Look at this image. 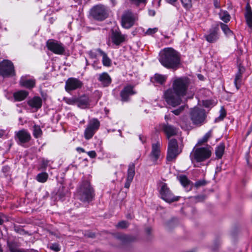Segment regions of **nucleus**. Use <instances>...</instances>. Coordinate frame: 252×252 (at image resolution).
Masks as SVG:
<instances>
[{
    "instance_id": "f03ea898",
    "label": "nucleus",
    "mask_w": 252,
    "mask_h": 252,
    "mask_svg": "<svg viewBox=\"0 0 252 252\" xmlns=\"http://www.w3.org/2000/svg\"><path fill=\"white\" fill-rule=\"evenodd\" d=\"M159 61L167 68L177 69L180 64V56L173 48H165L160 53Z\"/></svg>"
},
{
    "instance_id": "a878e982",
    "label": "nucleus",
    "mask_w": 252,
    "mask_h": 252,
    "mask_svg": "<svg viewBox=\"0 0 252 252\" xmlns=\"http://www.w3.org/2000/svg\"><path fill=\"white\" fill-rule=\"evenodd\" d=\"M28 94V92L22 90L15 93L13 94V96L16 100L21 101L25 99Z\"/></svg>"
},
{
    "instance_id": "473e14b6",
    "label": "nucleus",
    "mask_w": 252,
    "mask_h": 252,
    "mask_svg": "<svg viewBox=\"0 0 252 252\" xmlns=\"http://www.w3.org/2000/svg\"><path fill=\"white\" fill-rule=\"evenodd\" d=\"M179 180L181 184L185 188L189 186L190 183V181L188 179L185 175H181L179 177Z\"/></svg>"
},
{
    "instance_id": "4468645a",
    "label": "nucleus",
    "mask_w": 252,
    "mask_h": 252,
    "mask_svg": "<svg viewBox=\"0 0 252 252\" xmlns=\"http://www.w3.org/2000/svg\"><path fill=\"white\" fill-rule=\"evenodd\" d=\"M82 83L77 79L70 78L66 81L65 88L67 92L76 90L82 87Z\"/></svg>"
},
{
    "instance_id": "052dcab7",
    "label": "nucleus",
    "mask_w": 252,
    "mask_h": 252,
    "mask_svg": "<svg viewBox=\"0 0 252 252\" xmlns=\"http://www.w3.org/2000/svg\"><path fill=\"white\" fill-rule=\"evenodd\" d=\"M57 194L59 196L61 199L65 195L64 193H60V191H59Z\"/></svg>"
},
{
    "instance_id": "603ef678",
    "label": "nucleus",
    "mask_w": 252,
    "mask_h": 252,
    "mask_svg": "<svg viewBox=\"0 0 252 252\" xmlns=\"http://www.w3.org/2000/svg\"><path fill=\"white\" fill-rule=\"evenodd\" d=\"M132 181L126 180L125 184V188L128 189Z\"/></svg>"
},
{
    "instance_id": "9b49d317",
    "label": "nucleus",
    "mask_w": 252,
    "mask_h": 252,
    "mask_svg": "<svg viewBox=\"0 0 252 252\" xmlns=\"http://www.w3.org/2000/svg\"><path fill=\"white\" fill-rule=\"evenodd\" d=\"M47 47L48 50L57 54H63L64 52V48L62 43L49 40L47 41Z\"/></svg>"
},
{
    "instance_id": "6e6d98bb",
    "label": "nucleus",
    "mask_w": 252,
    "mask_h": 252,
    "mask_svg": "<svg viewBox=\"0 0 252 252\" xmlns=\"http://www.w3.org/2000/svg\"><path fill=\"white\" fill-rule=\"evenodd\" d=\"M88 237L90 238H94L95 236V234L94 233H90L87 234Z\"/></svg>"
},
{
    "instance_id": "4be33fe9",
    "label": "nucleus",
    "mask_w": 252,
    "mask_h": 252,
    "mask_svg": "<svg viewBox=\"0 0 252 252\" xmlns=\"http://www.w3.org/2000/svg\"><path fill=\"white\" fill-rule=\"evenodd\" d=\"M42 99L38 96L34 97L32 99L28 101V104L32 108L37 109L40 108L42 106Z\"/></svg>"
},
{
    "instance_id": "e433bc0d",
    "label": "nucleus",
    "mask_w": 252,
    "mask_h": 252,
    "mask_svg": "<svg viewBox=\"0 0 252 252\" xmlns=\"http://www.w3.org/2000/svg\"><path fill=\"white\" fill-rule=\"evenodd\" d=\"M48 178V174L46 173H42L38 174L37 176V180L38 181L44 183L46 181Z\"/></svg>"
},
{
    "instance_id": "0e129e2a",
    "label": "nucleus",
    "mask_w": 252,
    "mask_h": 252,
    "mask_svg": "<svg viewBox=\"0 0 252 252\" xmlns=\"http://www.w3.org/2000/svg\"><path fill=\"white\" fill-rule=\"evenodd\" d=\"M197 76L200 80H203L204 76L202 75L199 74H198Z\"/></svg>"
},
{
    "instance_id": "2f4dec72",
    "label": "nucleus",
    "mask_w": 252,
    "mask_h": 252,
    "mask_svg": "<svg viewBox=\"0 0 252 252\" xmlns=\"http://www.w3.org/2000/svg\"><path fill=\"white\" fill-rule=\"evenodd\" d=\"M178 223V220L177 219L173 218L170 220L167 221L166 223V227L169 229L171 230L174 227H175Z\"/></svg>"
},
{
    "instance_id": "c756f323",
    "label": "nucleus",
    "mask_w": 252,
    "mask_h": 252,
    "mask_svg": "<svg viewBox=\"0 0 252 252\" xmlns=\"http://www.w3.org/2000/svg\"><path fill=\"white\" fill-rule=\"evenodd\" d=\"M220 19L225 23H227L230 21V16L227 11L220 10L219 13Z\"/></svg>"
},
{
    "instance_id": "c85d7f7f",
    "label": "nucleus",
    "mask_w": 252,
    "mask_h": 252,
    "mask_svg": "<svg viewBox=\"0 0 252 252\" xmlns=\"http://www.w3.org/2000/svg\"><path fill=\"white\" fill-rule=\"evenodd\" d=\"M135 174V165L131 163L128 166L126 180L132 181Z\"/></svg>"
},
{
    "instance_id": "aec40b11",
    "label": "nucleus",
    "mask_w": 252,
    "mask_h": 252,
    "mask_svg": "<svg viewBox=\"0 0 252 252\" xmlns=\"http://www.w3.org/2000/svg\"><path fill=\"white\" fill-rule=\"evenodd\" d=\"M160 144L157 142L156 144H153L152 145V150L150 154V157L154 161H156L159 158L160 154L159 149Z\"/></svg>"
},
{
    "instance_id": "1a4fd4ad",
    "label": "nucleus",
    "mask_w": 252,
    "mask_h": 252,
    "mask_svg": "<svg viewBox=\"0 0 252 252\" xmlns=\"http://www.w3.org/2000/svg\"><path fill=\"white\" fill-rule=\"evenodd\" d=\"M91 15L97 20L102 21L108 17V13L105 7L102 5L94 6L91 10Z\"/></svg>"
},
{
    "instance_id": "69168bd1",
    "label": "nucleus",
    "mask_w": 252,
    "mask_h": 252,
    "mask_svg": "<svg viewBox=\"0 0 252 252\" xmlns=\"http://www.w3.org/2000/svg\"><path fill=\"white\" fill-rule=\"evenodd\" d=\"M4 131L2 130H0V138L4 134Z\"/></svg>"
},
{
    "instance_id": "f3484780",
    "label": "nucleus",
    "mask_w": 252,
    "mask_h": 252,
    "mask_svg": "<svg viewBox=\"0 0 252 252\" xmlns=\"http://www.w3.org/2000/svg\"><path fill=\"white\" fill-rule=\"evenodd\" d=\"M16 136L21 144L28 142L31 138L30 134L25 129L18 131L16 134Z\"/></svg>"
},
{
    "instance_id": "9d476101",
    "label": "nucleus",
    "mask_w": 252,
    "mask_h": 252,
    "mask_svg": "<svg viewBox=\"0 0 252 252\" xmlns=\"http://www.w3.org/2000/svg\"><path fill=\"white\" fill-rule=\"evenodd\" d=\"M100 123L96 119H93L89 121L84 132L85 137L86 139H91L94 134L96 131L99 128Z\"/></svg>"
},
{
    "instance_id": "f704fd0d",
    "label": "nucleus",
    "mask_w": 252,
    "mask_h": 252,
    "mask_svg": "<svg viewBox=\"0 0 252 252\" xmlns=\"http://www.w3.org/2000/svg\"><path fill=\"white\" fill-rule=\"evenodd\" d=\"M154 79L157 83L162 84L165 81L166 77L161 74H156L154 76Z\"/></svg>"
},
{
    "instance_id": "ddd939ff",
    "label": "nucleus",
    "mask_w": 252,
    "mask_h": 252,
    "mask_svg": "<svg viewBox=\"0 0 252 252\" xmlns=\"http://www.w3.org/2000/svg\"><path fill=\"white\" fill-rule=\"evenodd\" d=\"M160 127L168 139L171 137L176 135L178 133L177 128L173 126L169 125L168 123L160 125Z\"/></svg>"
},
{
    "instance_id": "72a5a7b5",
    "label": "nucleus",
    "mask_w": 252,
    "mask_h": 252,
    "mask_svg": "<svg viewBox=\"0 0 252 252\" xmlns=\"http://www.w3.org/2000/svg\"><path fill=\"white\" fill-rule=\"evenodd\" d=\"M220 26L221 30L226 35L231 36L233 34L232 32L230 30L227 25L220 23Z\"/></svg>"
},
{
    "instance_id": "39448f33",
    "label": "nucleus",
    "mask_w": 252,
    "mask_h": 252,
    "mask_svg": "<svg viewBox=\"0 0 252 252\" xmlns=\"http://www.w3.org/2000/svg\"><path fill=\"white\" fill-rule=\"evenodd\" d=\"M211 155V151L208 147L194 148L190 155L192 161L193 160L197 162H201L209 158Z\"/></svg>"
},
{
    "instance_id": "e2e57ef3",
    "label": "nucleus",
    "mask_w": 252,
    "mask_h": 252,
    "mask_svg": "<svg viewBox=\"0 0 252 252\" xmlns=\"http://www.w3.org/2000/svg\"><path fill=\"white\" fill-rule=\"evenodd\" d=\"M168 3L171 4H173V3L175 2L177 0H166Z\"/></svg>"
},
{
    "instance_id": "20e7f679",
    "label": "nucleus",
    "mask_w": 252,
    "mask_h": 252,
    "mask_svg": "<svg viewBox=\"0 0 252 252\" xmlns=\"http://www.w3.org/2000/svg\"><path fill=\"white\" fill-rule=\"evenodd\" d=\"M206 114L204 109L194 107L190 111V119L194 125L201 126L205 121Z\"/></svg>"
},
{
    "instance_id": "2eb2a0df",
    "label": "nucleus",
    "mask_w": 252,
    "mask_h": 252,
    "mask_svg": "<svg viewBox=\"0 0 252 252\" xmlns=\"http://www.w3.org/2000/svg\"><path fill=\"white\" fill-rule=\"evenodd\" d=\"M136 93L133 91V86L127 85L126 86L121 92L120 96L122 101H128L129 96L135 94Z\"/></svg>"
},
{
    "instance_id": "393cba45",
    "label": "nucleus",
    "mask_w": 252,
    "mask_h": 252,
    "mask_svg": "<svg viewBox=\"0 0 252 252\" xmlns=\"http://www.w3.org/2000/svg\"><path fill=\"white\" fill-rule=\"evenodd\" d=\"M98 79L104 86H108L111 82V79L107 73L100 74Z\"/></svg>"
},
{
    "instance_id": "bb28decb",
    "label": "nucleus",
    "mask_w": 252,
    "mask_h": 252,
    "mask_svg": "<svg viewBox=\"0 0 252 252\" xmlns=\"http://www.w3.org/2000/svg\"><path fill=\"white\" fill-rule=\"evenodd\" d=\"M20 84L27 88L31 89L34 86L35 81L32 79L26 80L24 78H21L20 81Z\"/></svg>"
},
{
    "instance_id": "b1692460",
    "label": "nucleus",
    "mask_w": 252,
    "mask_h": 252,
    "mask_svg": "<svg viewBox=\"0 0 252 252\" xmlns=\"http://www.w3.org/2000/svg\"><path fill=\"white\" fill-rule=\"evenodd\" d=\"M118 238L123 245H126L136 241V237L130 235H122Z\"/></svg>"
},
{
    "instance_id": "6e6552de",
    "label": "nucleus",
    "mask_w": 252,
    "mask_h": 252,
    "mask_svg": "<svg viewBox=\"0 0 252 252\" xmlns=\"http://www.w3.org/2000/svg\"><path fill=\"white\" fill-rule=\"evenodd\" d=\"M159 193L161 198L168 203L177 201L179 198V196H174L165 183H162Z\"/></svg>"
},
{
    "instance_id": "0eeeda50",
    "label": "nucleus",
    "mask_w": 252,
    "mask_h": 252,
    "mask_svg": "<svg viewBox=\"0 0 252 252\" xmlns=\"http://www.w3.org/2000/svg\"><path fill=\"white\" fill-rule=\"evenodd\" d=\"M0 74L3 77L15 75L14 67L11 62L5 60L0 63Z\"/></svg>"
},
{
    "instance_id": "6ab92c4d",
    "label": "nucleus",
    "mask_w": 252,
    "mask_h": 252,
    "mask_svg": "<svg viewBox=\"0 0 252 252\" xmlns=\"http://www.w3.org/2000/svg\"><path fill=\"white\" fill-rule=\"evenodd\" d=\"M245 68L240 64L238 65V70L235 75L234 79V84L237 90L240 89L241 83L242 82V74L244 73Z\"/></svg>"
},
{
    "instance_id": "338daca9",
    "label": "nucleus",
    "mask_w": 252,
    "mask_h": 252,
    "mask_svg": "<svg viewBox=\"0 0 252 252\" xmlns=\"http://www.w3.org/2000/svg\"><path fill=\"white\" fill-rule=\"evenodd\" d=\"M3 223V220L1 219V217L0 216V225L2 224Z\"/></svg>"
},
{
    "instance_id": "5701e85b",
    "label": "nucleus",
    "mask_w": 252,
    "mask_h": 252,
    "mask_svg": "<svg viewBox=\"0 0 252 252\" xmlns=\"http://www.w3.org/2000/svg\"><path fill=\"white\" fill-rule=\"evenodd\" d=\"M245 18L248 26L252 27V10L249 3L247 4L246 13L245 14Z\"/></svg>"
},
{
    "instance_id": "f8f14e48",
    "label": "nucleus",
    "mask_w": 252,
    "mask_h": 252,
    "mask_svg": "<svg viewBox=\"0 0 252 252\" xmlns=\"http://www.w3.org/2000/svg\"><path fill=\"white\" fill-rule=\"evenodd\" d=\"M134 24V17L131 11H126L122 17V25L126 29H129Z\"/></svg>"
},
{
    "instance_id": "79ce46f5",
    "label": "nucleus",
    "mask_w": 252,
    "mask_h": 252,
    "mask_svg": "<svg viewBox=\"0 0 252 252\" xmlns=\"http://www.w3.org/2000/svg\"><path fill=\"white\" fill-rule=\"evenodd\" d=\"M185 106H181L178 109L172 111V112L176 115H179L184 110Z\"/></svg>"
},
{
    "instance_id": "bf43d9fd",
    "label": "nucleus",
    "mask_w": 252,
    "mask_h": 252,
    "mask_svg": "<svg viewBox=\"0 0 252 252\" xmlns=\"http://www.w3.org/2000/svg\"><path fill=\"white\" fill-rule=\"evenodd\" d=\"M206 142L202 138L198 141L197 144L199 145H201L203 143Z\"/></svg>"
},
{
    "instance_id": "09e8293b",
    "label": "nucleus",
    "mask_w": 252,
    "mask_h": 252,
    "mask_svg": "<svg viewBox=\"0 0 252 252\" xmlns=\"http://www.w3.org/2000/svg\"><path fill=\"white\" fill-rule=\"evenodd\" d=\"M88 53L90 58H91L92 59H94L96 58V53L93 52V51H90Z\"/></svg>"
},
{
    "instance_id": "864d4df0",
    "label": "nucleus",
    "mask_w": 252,
    "mask_h": 252,
    "mask_svg": "<svg viewBox=\"0 0 252 252\" xmlns=\"http://www.w3.org/2000/svg\"><path fill=\"white\" fill-rule=\"evenodd\" d=\"M194 198L197 201H202L204 199V197L203 196H196L194 197Z\"/></svg>"
},
{
    "instance_id": "cd10ccee",
    "label": "nucleus",
    "mask_w": 252,
    "mask_h": 252,
    "mask_svg": "<svg viewBox=\"0 0 252 252\" xmlns=\"http://www.w3.org/2000/svg\"><path fill=\"white\" fill-rule=\"evenodd\" d=\"M97 51L102 56V62L104 66H109L111 64V60L108 57L107 54L100 49H97Z\"/></svg>"
},
{
    "instance_id": "37998d69",
    "label": "nucleus",
    "mask_w": 252,
    "mask_h": 252,
    "mask_svg": "<svg viewBox=\"0 0 252 252\" xmlns=\"http://www.w3.org/2000/svg\"><path fill=\"white\" fill-rule=\"evenodd\" d=\"M50 249L55 252H59L60 251L59 245L57 243H54L50 247Z\"/></svg>"
},
{
    "instance_id": "7c9ffc66",
    "label": "nucleus",
    "mask_w": 252,
    "mask_h": 252,
    "mask_svg": "<svg viewBox=\"0 0 252 252\" xmlns=\"http://www.w3.org/2000/svg\"><path fill=\"white\" fill-rule=\"evenodd\" d=\"M224 147H225L223 143L220 144V145H219L217 147V148L216 149L215 153H216V156L219 158H221V157L223 154V153H224Z\"/></svg>"
},
{
    "instance_id": "3c124183",
    "label": "nucleus",
    "mask_w": 252,
    "mask_h": 252,
    "mask_svg": "<svg viewBox=\"0 0 252 252\" xmlns=\"http://www.w3.org/2000/svg\"><path fill=\"white\" fill-rule=\"evenodd\" d=\"M212 136V130H210L209 132H208L204 136V137L208 140Z\"/></svg>"
},
{
    "instance_id": "774afa93",
    "label": "nucleus",
    "mask_w": 252,
    "mask_h": 252,
    "mask_svg": "<svg viewBox=\"0 0 252 252\" xmlns=\"http://www.w3.org/2000/svg\"><path fill=\"white\" fill-rule=\"evenodd\" d=\"M252 130H251L250 129L248 130V131L247 132V136L249 135L251 132L252 131Z\"/></svg>"
},
{
    "instance_id": "412c9836",
    "label": "nucleus",
    "mask_w": 252,
    "mask_h": 252,
    "mask_svg": "<svg viewBox=\"0 0 252 252\" xmlns=\"http://www.w3.org/2000/svg\"><path fill=\"white\" fill-rule=\"evenodd\" d=\"M76 101L78 106L81 108H87L89 105V97L85 95L78 98Z\"/></svg>"
},
{
    "instance_id": "a211bd4d",
    "label": "nucleus",
    "mask_w": 252,
    "mask_h": 252,
    "mask_svg": "<svg viewBox=\"0 0 252 252\" xmlns=\"http://www.w3.org/2000/svg\"><path fill=\"white\" fill-rule=\"evenodd\" d=\"M111 39L112 42L116 45H120L125 40V35H123L121 33L118 31H112Z\"/></svg>"
},
{
    "instance_id": "de8ad7c7",
    "label": "nucleus",
    "mask_w": 252,
    "mask_h": 252,
    "mask_svg": "<svg viewBox=\"0 0 252 252\" xmlns=\"http://www.w3.org/2000/svg\"><path fill=\"white\" fill-rule=\"evenodd\" d=\"M88 155L91 158H95L96 156V154L94 151H91L87 153Z\"/></svg>"
},
{
    "instance_id": "58836bf2",
    "label": "nucleus",
    "mask_w": 252,
    "mask_h": 252,
    "mask_svg": "<svg viewBox=\"0 0 252 252\" xmlns=\"http://www.w3.org/2000/svg\"><path fill=\"white\" fill-rule=\"evenodd\" d=\"M8 246L10 252H22L21 251L17 248L14 243L9 244Z\"/></svg>"
},
{
    "instance_id": "680f3d73",
    "label": "nucleus",
    "mask_w": 252,
    "mask_h": 252,
    "mask_svg": "<svg viewBox=\"0 0 252 252\" xmlns=\"http://www.w3.org/2000/svg\"><path fill=\"white\" fill-rule=\"evenodd\" d=\"M76 150H77V151H81V152H82L83 153L85 152V150L84 149L82 148H80V147H78Z\"/></svg>"
},
{
    "instance_id": "5fc2aeb1",
    "label": "nucleus",
    "mask_w": 252,
    "mask_h": 252,
    "mask_svg": "<svg viewBox=\"0 0 252 252\" xmlns=\"http://www.w3.org/2000/svg\"><path fill=\"white\" fill-rule=\"evenodd\" d=\"M145 231L148 235H150L152 232V228L150 227H148L146 228Z\"/></svg>"
},
{
    "instance_id": "c9c22d12",
    "label": "nucleus",
    "mask_w": 252,
    "mask_h": 252,
    "mask_svg": "<svg viewBox=\"0 0 252 252\" xmlns=\"http://www.w3.org/2000/svg\"><path fill=\"white\" fill-rule=\"evenodd\" d=\"M42 130L39 126L34 125L33 126V135L35 137L38 138L41 136Z\"/></svg>"
},
{
    "instance_id": "dca6fc26",
    "label": "nucleus",
    "mask_w": 252,
    "mask_h": 252,
    "mask_svg": "<svg viewBox=\"0 0 252 252\" xmlns=\"http://www.w3.org/2000/svg\"><path fill=\"white\" fill-rule=\"evenodd\" d=\"M219 28L218 26H216L215 27L211 29L209 31V33L205 36L206 40L210 43L216 42L219 38Z\"/></svg>"
},
{
    "instance_id": "4c0bfd02",
    "label": "nucleus",
    "mask_w": 252,
    "mask_h": 252,
    "mask_svg": "<svg viewBox=\"0 0 252 252\" xmlns=\"http://www.w3.org/2000/svg\"><path fill=\"white\" fill-rule=\"evenodd\" d=\"M129 225V223L127 221L122 220L120 221L117 225L116 227L119 228H126Z\"/></svg>"
},
{
    "instance_id": "a18cd8bd",
    "label": "nucleus",
    "mask_w": 252,
    "mask_h": 252,
    "mask_svg": "<svg viewBox=\"0 0 252 252\" xmlns=\"http://www.w3.org/2000/svg\"><path fill=\"white\" fill-rule=\"evenodd\" d=\"M226 116V112L224 110V109L223 108H221V110H220V116L216 119V121H217L218 119L220 120H222L223 119V118L225 117Z\"/></svg>"
},
{
    "instance_id": "8fccbe9b",
    "label": "nucleus",
    "mask_w": 252,
    "mask_h": 252,
    "mask_svg": "<svg viewBox=\"0 0 252 252\" xmlns=\"http://www.w3.org/2000/svg\"><path fill=\"white\" fill-rule=\"evenodd\" d=\"M213 2L215 8H219L220 7L219 0H213Z\"/></svg>"
},
{
    "instance_id": "4d7b16f0",
    "label": "nucleus",
    "mask_w": 252,
    "mask_h": 252,
    "mask_svg": "<svg viewBox=\"0 0 252 252\" xmlns=\"http://www.w3.org/2000/svg\"><path fill=\"white\" fill-rule=\"evenodd\" d=\"M139 139L142 141V142L143 143L145 142V138L143 136L140 135H139Z\"/></svg>"
},
{
    "instance_id": "423d86ee",
    "label": "nucleus",
    "mask_w": 252,
    "mask_h": 252,
    "mask_svg": "<svg viewBox=\"0 0 252 252\" xmlns=\"http://www.w3.org/2000/svg\"><path fill=\"white\" fill-rule=\"evenodd\" d=\"M181 151V150L179 149L177 140L174 138L171 139L168 142L167 160L171 161L174 160Z\"/></svg>"
},
{
    "instance_id": "13d9d810",
    "label": "nucleus",
    "mask_w": 252,
    "mask_h": 252,
    "mask_svg": "<svg viewBox=\"0 0 252 252\" xmlns=\"http://www.w3.org/2000/svg\"><path fill=\"white\" fill-rule=\"evenodd\" d=\"M210 102L209 101H206L203 103V105L206 107H208L210 105Z\"/></svg>"
},
{
    "instance_id": "7ed1b4c3",
    "label": "nucleus",
    "mask_w": 252,
    "mask_h": 252,
    "mask_svg": "<svg viewBox=\"0 0 252 252\" xmlns=\"http://www.w3.org/2000/svg\"><path fill=\"white\" fill-rule=\"evenodd\" d=\"M77 195L82 202H90L92 201L95 193L90 182L84 181L82 182L78 189Z\"/></svg>"
},
{
    "instance_id": "ea45409f",
    "label": "nucleus",
    "mask_w": 252,
    "mask_h": 252,
    "mask_svg": "<svg viewBox=\"0 0 252 252\" xmlns=\"http://www.w3.org/2000/svg\"><path fill=\"white\" fill-rule=\"evenodd\" d=\"M184 6L186 8H190L191 6V0H181Z\"/></svg>"
},
{
    "instance_id": "a19ab883",
    "label": "nucleus",
    "mask_w": 252,
    "mask_h": 252,
    "mask_svg": "<svg viewBox=\"0 0 252 252\" xmlns=\"http://www.w3.org/2000/svg\"><path fill=\"white\" fill-rule=\"evenodd\" d=\"M207 184V182L205 180H199L195 183V187L199 188L201 186H204Z\"/></svg>"
},
{
    "instance_id": "c03bdc74",
    "label": "nucleus",
    "mask_w": 252,
    "mask_h": 252,
    "mask_svg": "<svg viewBox=\"0 0 252 252\" xmlns=\"http://www.w3.org/2000/svg\"><path fill=\"white\" fill-rule=\"evenodd\" d=\"M130 1L132 3L136 5L137 6H139L141 3L146 4L147 2L146 0H130Z\"/></svg>"
},
{
    "instance_id": "49530a36",
    "label": "nucleus",
    "mask_w": 252,
    "mask_h": 252,
    "mask_svg": "<svg viewBox=\"0 0 252 252\" xmlns=\"http://www.w3.org/2000/svg\"><path fill=\"white\" fill-rule=\"evenodd\" d=\"M158 31V29L157 28H155L153 29L150 28L147 31V32H146V34L148 35H152L157 32Z\"/></svg>"
},
{
    "instance_id": "f257e3e1",
    "label": "nucleus",
    "mask_w": 252,
    "mask_h": 252,
    "mask_svg": "<svg viewBox=\"0 0 252 252\" xmlns=\"http://www.w3.org/2000/svg\"><path fill=\"white\" fill-rule=\"evenodd\" d=\"M189 89H191L190 79L187 77L175 78L173 81L172 88L164 93L166 101L173 107L180 104L182 97L187 94Z\"/></svg>"
}]
</instances>
